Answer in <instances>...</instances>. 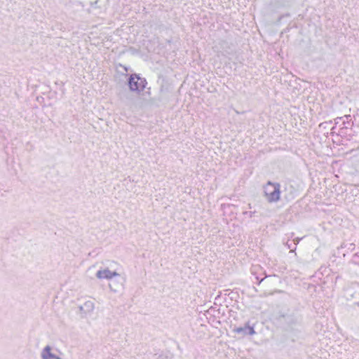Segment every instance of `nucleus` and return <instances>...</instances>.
<instances>
[{
  "label": "nucleus",
  "instance_id": "nucleus-1",
  "mask_svg": "<svg viewBox=\"0 0 359 359\" xmlns=\"http://www.w3.org/2000/svg\"><path fill=\"white\" fill-rule=\"evenodd\" d=\"M264 196L269 203L277 202L280 200V184L268 182L264 187Z\"/></svg>",
  "mask_w": 359,
  "mask_h": 359
},
{
  "label": "nucleus",
  "instance_id": "nucleus-2",
  "mask_svg": "<svg viewBox=\"0 0 359 359\" xmlns=\"http://www.w3.org/2000/svg\"><path fill=\"white\" fill-rule=\"evenodd\" d=\"M146 84V80L135 74H131L128 79V86L131 91L140 92L144 90Z\"/></svg>",
  "mask_w": 359,
  "mask_h": 359
},
{
  "label": "nucleus",
  "instance_id": "nucleus-3",
  "mask_svg": "<svg viewBox=\"0 0 359 359\" xmlns=\"http://www.w3.org/2000/svg\"><path fill=\"white\" fill-rule=\"evenodd\" d=\"M62 353L53 346L46 345L40 352L41 359H62Z\"/></svg>",
  "mask_w": 359,
  "mask_h": 359
},
{
  "label": "nucleus",
  "instance_id": "nucleus-4",
  "mask_svg": "<svg viewBox=\"0 0 359 359\" xmlns=\"http://www.w3.org/2000/svg\"><path fill=\"white\" fill-rule=\"evenodd\" d=\"M95 276L100 280H111L115 277L119 276V274L116 271H111L108 268H101L97 271Z\"/></svg>",
  "mask_w": 359,
  "mask_h": 359
},
{
  "label": "nucleus",
  "instance_id": "nucleus-5",
  "mask_svg": "<svg viewBox=\"0 0 359 359\" xmlns=\"http://www.w3.org/2000/svg\"><path fill=\"white\" fill-rule=\"evenodd\" d=\"M233 332L237 334H242L243 335H254L256 334L255 328L251 326L249 322L245 324L244 327H235L233 329Z\"/></svg>",
  "mask_w": 359,
  "mask_h": 359
},
{
  "label": "nucleus",
  "instance_id": "nucleus-6",
  "mask_svg": "<svg viewBox=\"0 0 359 359\" xmlns=\"http://www.w3.org/2000/svg\"><path fill=\"white\" fill-rule=\"evenodd\" d=\"M95 309V303L91 300L85 302L81 306H80V311L84 314L91 313Z\"/></svg>",
  "mask_w": 359,
  "mask_h": 359
},
{
  "label": "nucleus",
  "instance_id": "nucleus-7",
  "mask_svg": "<svg viewBox=\"0 0 359 359\" xmlns=\"http://www.w3.org/2000/svg\"><path fill=\"white\" fill-rule=\"evenodd\" d=\"M109 287L111 291L114 292H117V290H118L117 288H115V287H113L111 283H109Z\"/></svg>",
  "mask_w": 359,
  "mask_h": 359
},
{
  "label": "nucleus",
  "instance_id": "nucleus-8",
  "mask_svg": "<svg viewBox=\"0 0 359 359\" xmlns=\"http://www.w3.org/2000/svg\"><path fill=\"white\" fill-rule=\"evenodd\" d=\"M120 67H121L124 68V69H125V71H126V72H128V69H127L126 67H123V66H122V65H120Z\"/></svg>",
  "mask_w": 359,
  "mask_h": 359
}]
</instances>
